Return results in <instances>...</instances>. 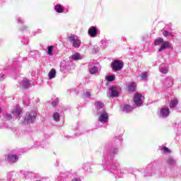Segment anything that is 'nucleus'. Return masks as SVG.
I'll return each instance as SVG.
<instances>
[{
  "label": "nucleus",
  "mask_w": 181,
  "mask_h": 181,
  "mask_svg": "<svg viewBox=\"0 0 181 181\" xmlns=\"http://www.w3.org/2000/svg\"><path fill=\"white\" fill-rule=\"evenodd\" d=\"M37 114L35 111H30L26 113L25 117L23 119V124L28 125V124H33L36 119V115Z\"/></svg>",
  "instance_id": "obj_1"
},
{
  "label": "nucleus",
  "mask_w": 181,
  "mask_h": 181,
  "mask_svg": "<svg viewBox=\"0 0 181 181\" xmlns=\"http://www.w3.org/2000/svg\"><path fill=\"white\" fill-rule=\"evenodd\" d=\"M111 67L115 71H121V70H122V67H124V62L116 59L112 62Z\"/></svg>",
  "instance_id": "obj_2"
},
{
  "label": "nucleus",
  "mask_w": 181,
  "mask_h": 181,
  "mask_svg": "<svg viewBox=\"0 0 181 181\" xmlns=\"http://www.w3.org/2000/svg\"><path fill=\"white\" fill-rule=\"evenodd\" d=\"M11 114L13 115V119H21V114H22V110H21V107H16L12 110Z\"/></svg>",
  "instance_id": "obj_3"
},
{
  "label": "nucleus",
  "mask_w": 181,
  "mask_h": 181,
  "mask_svg": "<svg viewBox=\"0 0 181 181\" xmlns=\"http://www.w3.org/2000/svg\"><path fill=\"white\" fill-rule=\"evenodd\" d=\"M134 103L136 105V107H141V104L144 103L142 100V95L139 93H135L134 98Z\"/></svg>",
  "instance_id": "obj_4"
},
{
  "label": "nucleus",
  "mask_w": 181,
  "mask_h": 181,
  "mask_svg": "<svg viewBox=\"0 0 181 181\" xmlns=\"http://www.w3.org/2000/svg\"><path fill=\"white\" fill-rule=\"evenodd\" d=\"M19 84H20V87L25 89L29 88V87L31 86L30 81H29V79L26 78H21L19 82Z\"/></svg>",
  "instance_id": "obj_5"
},
{
  "label": "nucleus",
  "mask_w": 181,
  "mask_h": 181,
  "mask_svg": "<svg viewBox=\"0 0 181 181\" xmlns=\"http://www.w3.org/2000/svg\"><path fill=\"white\" fill-rule=\"evenodd\" d=\"M98 121H100V122H106V121H108V113L105 110L103 109L100 112V115L98 117Z\"/></svg>",
  "instance_id": "obj_6"
},
{
  "label": "nucleus",
  "mask_w": 181,
  "mask_h": 181,
  "mask_svg": "<svg viewBox=\"0 0 181 181\" xmlns=\"http://www.w3.org/2000/svg\"><path fill=\"white\" fill-rule=\"evenodd\" d=\"M18 179V173L15 171L8 172L7 173V180L8 181H15Z\"/></svg>",
  "instance_id": "obj_7"
},
{
  "label": "nucleus",
  "mask_w": 181,
  "mask_h": 181,
  "mask_svg": "<svg viewBox=\"0 0 181 181\" xmlns=\"http://www.w3.org/2000/svg\"><path fill=\"white\" fill-rule=\"evenodd\" d=\"M88 33L90 37H96L97 35H98V30L96 27L93 26L88 29Z\"/></svg>",
  "instance_id": "obj_8"
},
{
  "label": "nucleus",
  "mask_w": 181,
  "mask_h": 181,
  "mask_svg": "<svg viewBox=\"0 0 181 181\" xmlns=\"http://www.w3.org/2000/svg\"><path fill=\"white\" fill-rule=\"evenodd\" d=\"M60 70L62 73H67L69 71V61L64 60L61 63Z\"/></svg>",
  "instance_id": "obj_9"
},
{
  "label": "nucleus",
  "mask_w": 181,
  "mask_h": 181,
  "mask_svg": "<svg viewBox=\"0 0 181 181\" xmlns=\"http://www.w3.org/2000/svg\"><path fill=\"white\" fill-rule=\"evenodd\" d=\"M7 160L9 163H15L19 160V156L16 154H9L7 157Z\"/></svg>",
  "instance_id": "obj_10"
},
{
  "label": "nucleus",
  "mask_w": 181,
  "mask_h": 181,
  "mask_svg": "<svg viewBox=\"0 0 181 181\" xmlns=\"http://www.w3.org/2000/svg\"><path fill=\"white\" fill-rule=\"evenodd\" d=\"M170 47V42L165 41V42H163V45H161L160 47L158 49V52H162V50L169 49Z\"/></svg>",
  "instance_id": "obj_11"
},
{
  "label": "nucleus",
  "mask_w": 181,
  "mask_h": 181,
  "mask_svg": "<svg viewBox=\"0 0 181 181\" xmlns=\"http://www.w3.org/2000/svg\"><path fill=\"white\" fill-rule=\"evenodd\" d=\"M17 173V179H20V180H25V179H26V174L28 172L21 170Z\"/></svg>",
  "instance_id": "obj_12"
},
{
  "label": "nucleus",
  "mask_w": 181,
  "mask_h": 181,
  "mask_svg": "<svg viewBox=\"0 0 181 181\" xmlns=\"http://www.w3.org/2000/svg\"><path fill=\"white\" fill-rule=\"evenodd\" d=\"M169 114H170V111L169 110V109L163 108V109L160 110V115L163 118H166V117H168L169 115Z\"/></svg>",
  "instance_id": "obj_13"
},
{
  "label": "nucleus",
  "mask_w": 181,
  "mask_h": 181,
  "mask_svg": "<svg viewBox=\"0 0 181 181\" xmlns=\"http://www.w3.org/2000/svg\"><path fill=\"white\" fill-rule=\"evenodd\" d=\"M54 10L57 13H63L64 12V6H62L61 4H57L54 6Z\"/></svg>",
  "instance_id": "obj_14"
},
{
  "label": "nucleus",
  "mask_w": 181,
  "mask_h": 181,
  "mask_svg": "<svg viewBox=\"0 0 181 181\" xmlns=\"http://www.w3.org/2000/svg\"><path fill=\"white\" fill-rule=\"evenodd\" d=\"M56 78V69H52L48 73V80H52Z\"/></svg>",
  "instance_id": "obj_15"
},
{
  "label": "nucleus",
  "mask_w": 181,
  "mask_h": 181,
  "mask_svg": "<svg viewBox=\"0 0 181 181\" xmlns=\"http://www.w3.org/2000/svg\"><path fill=\"white\" fill-rule=\"evenodd\" d=\"M58 179L59 181H69V175L67 173L66 174L61 173Z\"/></svg>",
  "instance_id": "obj_16"
},
{
  "label": "nucleus",
  "mask_w": 181,
  "mask_h": 181,
  "mask_svg": "<svg viewBox=\"0 0 181 181\" xmlns=\"http://www.w3.org/2000/svg\"><path fill=\"white\" fill-rule=\"evenodd\" d=\"M110 94L112 97H118L119 95L118 94V90L115 87H112L110 88Z\"/></svg>",
  "instance_id": "obj_17"
},
{
  "label": "nucleus",
  "mask_w": 181,
  "mask_h": 181,
  "mask_svg": "<svg viewBox=\"0 0 181 181\" xmlns=\"http://www.w3.org/2000/svg\"><path fill=\"white\" fill-rule=\"evenodd\" d=\"M136 89V84H135V83L134 82L128 86V90L130 93L135 91Z\"/></svg>",
  "instance_id": "obj_18"
},
{
  "label": "nucleus",
  "mask_w": 181,
  "mask_h": 181,
  "mask_svg": "<svg viewBox=\"0 0 181 181\" xmlns=\"http://www.w3.org/2000/svg\"><path fill=\"white\" fill-rule=\"evenodd\" d=\"M73 47L78 48L81 46V40L76 39V41L72 42Z\"/></svg>",
  "instance_id": "obj_19"
},
{
  "label": "nucleus",
  "mask_w": 181,
  "mask_h": 181,
  "mask_svg": "<svg viewBox=\"0 0 181 181\" xmlns=\"http://www.w3.org/2000/svg\"><path fill=\"white\" fill-rule=\"evenodd\" d=\"M177 104H179L177 99H173L170 103V108H175Z\"/></svg>",
  "instance_id": "obj_20"
},
{
  "label": "nucleus",
  "mask_w": 181,
  "mask_h": 181,
  "mask_svg": "<svg viewBox=\"0 0 181 181\" xmlns=\"http://www.w3.org/2000/svg\"><path fill=\"white\" fill-rule=\"evenodd\" d=\"M52 118L54 121H56V122H59L60 121V114L59 112H56L53 114Z\"/></svg>",
  "instance_id": "obj_21"
},
{
  "label": "nucleus",
  "mask_w": 181,
  "mask_h": 181,
  "mask_svg": "<svg viewBox=\"0 0 181 181\" xmlns=\"http://www.w3.org/2000/svg\"><path fill=\"white\" fill-rule=\"evenodd\" d=\"M54 47L53 45L47 47V50L48 56H53V49H54Z\"/></svg>",
  "instance_id": "obj_22"
},
{
  "label": "nucleus",
  "mask_w": 181,
  "mask_h": 181,
  "mask_svg": "<svg viewBox=\"0 0 181 181\" xmlns=\"http://www.w3.org/2000/svg\"><path fill=\"white\" fill-rule=\"evenodd\" d=\"M71 59H72V60H81V57L80 56V54L75 53L74 54L71 56Z\"/></svg>",
  "instance_id": "obj_23"
},
{
  "label": "nucleus",
  "mask_w": 181,
  "mask_h": 181,
  "mask_svg": "<svg viewBox=\"0 0 181 181\" xmlns=\"http://www.w3.org/2000/svg\"><path fill=\"white\" fill-rule=\"evenodd\" d=\"M95 105H96V108L98 110H100V108H104L105 105L104 103L100 102V101H96L95 103Z\"/></svg>",
  "instance_id": "obj_24"
},
{
  "label": "nucleus",
  "mask_w": 181,
  "mask_h": 181,
  "mask_svg": "<svg viewBox=\"0 0 181 181\" xmlns=\"http://www.w3.org/2000/svg\"><path fill=\"white\" fill-rule=\"evenodd\" d=\"M123 111H124V112H131V111H132V107L129 105H125Z\"/></svg>",
  "instance_id": "obj_25"
},
{
  "label": "nucleus",
  "mask_w": 181,
  "mask_h": 181,
  "mask_svg": "<svg viewBox=\"0 0 181 181\" xmlns=\"http://www.w3.org/2000/svg\"><path fill=\"white\" fill-rule=\"evenodd\" d=\"M163 38H161V37L156 40L154 42L155 46H159V45H163Z\"/></svg>",
  "instance_id": "obj_26"
},
{
  "label": "nucleus",
  "mask_w": 181,
  "mask_h": 181,
  "mask_svg": "<svg viewBox=\"0 0 181 181\" xmlns=\"http://www.w3.org/2000/svg\"><path fill=\"white\" fill-rule=\"evenodd\" d=\"M90 74H95L98 73V68L95 66H93L90 69Z\"/></svg>",
  "instance_id": "obj_27"
},
{
  "label": "nucleus",
  "mask_w": 181,
  "mask_h": 181,
  "mask_svg": "<svg viewBox=\"0 0 181 181\" xmlns=\"http://www.w3.org/2000/svg\"><path fill=\"white\" fill-rule=\"evenodd\" d=\"M6 76L5 75V71H1L0 73V81H4Z\"/></svg>",
  "instance_id": "obj_28"
},
{
  "label": "nucleus",
  "mask_w": 181,
  "mask_h": 181,
  "mask_svg": "<svg viewBox=\"0 0 181 181\" xmlns=\"http://www.w3.org/2000/svg\"><path fill=\"white\" fill-rule=\"evenodd\" d=\"M141 78L142 80H146L148 78V73L146 71L143 72L141 75Z\"/></svg>",
  "instance_id": "obj_29"
},
{
  "label": "nucleus",
  "mask_w": 181,
  "mask_h": 181,
  "mask_svg": "<svg viewBox=\"0 0 181 181\" xmlns=\"http://www.w3.org/2000/svg\"><path fill=\"white\" fill-rule=\"evenodd\" d=\"M52 107H57L59 105V100L55 99L54 101L52 102Z\"/></svg>",
  "instance_id": "obj_30"
},
{
  "label": "nucleus",
  "mask_w": 181,
  "mask_h": 181,
  "mask_svg": "<svg viewBox=\"0 0 181 181\" xmlns=\"http://www.w3.org/2000/svg\"><path fill=\"white\" fill-rule=\"evenodd\" d=\"M4 117L6 118V119H8V120L12 119V115H11V114L9 113H5L4 115Z\"/></svg>",
  "instance_id": "obj_31"
},
{
  "label": "nucleus",
  "mask_w": 181,
  "mask_h": 181,
  "mask_svg": "<svg viewBox=\"0 0 181 181\" xmlns=\"http://www.w3.org/2000/svg\"><path fill=\"white\" fill-rule=\"evenodd\" d=\"M115 80V76H107V81L111 82V81H114Z\"/></svg>",
  "instance_id": "obj_32"
},
{
  "label": "nucleus",
  "mask_w": 181,
  "mask_h": 181,
  "mask_svg": "<svg viewBox=\"0 0 181 181\" xmlns=\"http://www.w3.org/2000/svg\"><path fill=\"white\" fill-rule=\"evenodd\" d=\"M163 36H165V37H168V36H173V35H172V33H169L168 31H164L163 33Z\"/></svg>",
  "instance_id": "obj_33"
},
{
  "label": "nucleus",
  "mask_w": 181,
  "mask_h": 181,
  "mask_svg": "<svg viewBox=\"0 0 181 181\" xmlns=\"http://www.w3.org/2000/svg\"><path fill=\"white\" fill-rule=\"evenodd\" d=\"M40 33H42V29H37L33 31L34 36H36V35H39Z\"/></svg>",
  "instance_id": "obj_34"
},
{
  "label": "nucleus",
  "mask_w": 181,
  "mask_h": 181,
  "mask_svg": "<svg viewBox=\"0 0 181 181\" xmlns=\"http://www.w3.org/2000/svg\"><path fill=\"white\" fill-rule=\"evenodd\" d=\"M163 152H165V153H170V150L169 148H168V147H163Z\"/></svg>",
  "instance_id": "obj_35"
},
{
  "label": "nucleus",
  "mask_w": 181,
  "mask_h": 181,
  "mask_svg": "<svg viewBox=\"0 0 181 181\" xmlns=\"http://www.w3.org/2000/svg\"><path fill=\"white\" fill-rule=\"evenodd\" d=\"M168 163H169V165H175V161L173 160V158H169Z\"/></svg>",
  "instance_id": "obj_36"
},
{
  "label": "nucleus",
  "mask_w": 181,
  "mask_h": 181,
  "mask_svg": "<svg viewBox=\"0 0 181 181\" xmlns=\"http://www.w3.org/2000/svg\"><path fill=\"white\" fill-rule=\"evenodd\" d=\"M76 35H71L70 37H69V41L70 42H72V43L74 42V41H76Z\"/></svg>",
  "instance_id": "obj_37"
},
{
  "label": "nucleus",
  "mask_w": 181,
  "mask_h": 181,
  "mask_svg": "<svg viewBox=\"0 0 181 181\" xmlns=\"http://www.w3.org/2000/svg\"><path fill=\"white\" fill-rule=\"evenodd\" d=\"M21 42L24 45H28L29 43V40H28V38H23L22 39Z\"/></svg>",
  "instance_id": "obj_38"
},
{
  "label": "nucleus",
  "mask_w": 181,
  "mask_h": 181,
  "mask_svg": "<svg viewBox=\"0 0 181 181\" xmlns=\"http://www.w3.org/2000/svg\"><path fill=\"white\" fill-rule=\"evenodd\" d=\"M16 19H17L18 23H21V25H22V23H23V21L22 20V18L17 17Z\"/></svg>",
  "instance_id": "obj_39"
},
{
  "label": "nucleus",
  "mask_w": 181,
  "mask_h": 181,
  "mask_svg": "<svg viewBox=\"0 0 181 181\" xmlns=\"http://www.w3.org/2000/svg\"><path fill=\"white\" fill-rule=\"evenodd\" d=\"M26 29H28V27L23 25L21 28L20 30H21L22 32H23V30H26Z\"/></svg>",
  "instance_id": "obj_40"
},
{
  "label": "nucleus",
  "mask_w": 181,
  "mask_h": 181,
  "mask_svg": "<svg viewBox=\"0 0 181 181\" xmlns=\"http://www.w3.org/2000/svg\"><path fill=\"white\" fill-rule=\"evenodd\" d=\"M86 97H91V93H90V92H86Z\"/></svg>",
  "instance_id": "obj_41"
},
{
  "label": "nucleus",
  "mask_w": 181,
  "mask_h": 181,
  "mask_svg": "<svg viewBox=\"0 0 181 181\" xmlns=\"http://www.w3.org/2000/svg\"><path fill=\"white\" fill-rule=\"evenodd\" d=\"M162 73H163L164 74H166V73H168V70L165 69L164 71H162Z\"/></svg>",
  "instance_id": "obj_42"
},
{
  "label": "nucleus",
  "mask_w": 181,
  "mask_h": 181,
  "mask_svg": "<svg viewBox=\"0 0 181 181\" xmlns=\"http://www.w3.org/2000/svg\"><path fill=\"white\" fill-rule=\"evenodd\" d=\"M72 181H81V180H80L79 179H77V178H74V180H72Z\"/></svg>",
  "instance_id": "obj_43"
},
{
  "label": "nucleus",
  "mask_w": 181,
  "mask_h": 181,
  "mask_svg": "<svg viewBox=\"0 0 181 181\" xmlns=\"http://www.w3.org/2000/svg\"><path fill=\"white\" fill-rule=\"evenodd\" d=\"M2 112V109L0 107V114Z\"/></svg>",
  "instance_id": "obj_44"
},
{
  "label": "nucleus",
  "mask_w": 181,
  "mask_h": 181,
  "mask_svg": "<svg viewBox=\"0 0 181 181\" xmlns=\"http://www.w3.org/2000/svg\"><path fill=\"white\" fill-rule=\"evenodd\" d=\"M114 152L117 153V149L114 150Z\"/></svg>",
  "instance_id": "obj_45"
},
{
  "label": "nucleus",
  "mask_w": 181,
  "mask_h": 181,
  "mask_svg": "<svg viewBox=\"0 0 181 181\" xmlns=\"http://www.w3.org/2000/svg\"><path fill=\"white\" fill-rule=\"evenodd\" d=\"M15 66V64H13V65H12V67H13Z\"/></svg>",
  "instance_id": "obj_46"
}]
</instances>
